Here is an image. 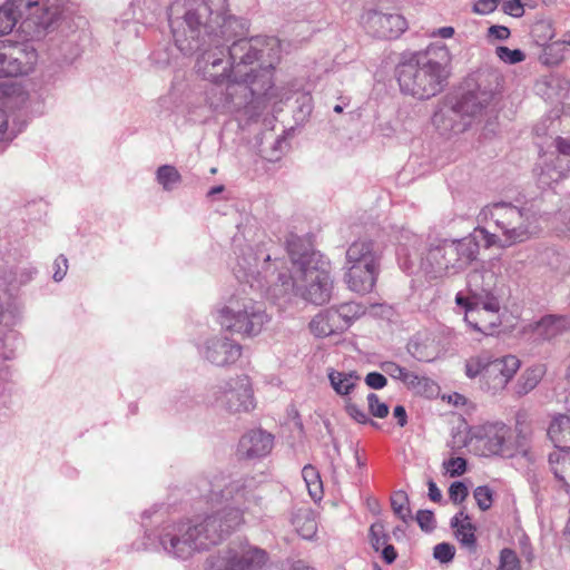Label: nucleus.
<instances>
[{"mask_svg":"<svg viewBox=\"0 0 570 570\" xmlns=\"http://www.w3.org/2000/svg\"><path fill=\"white\" fill-rule=\"evenodd\" d=\"M213 404L229 413L249 412L255 407L253 389L247 375L219 381L210 390Z\"/></svg>","mask_w":570,"mask_h":570,"instance_id":"obj_14","label":"nucleus"},{"mask_svg":"<svg viewBox=\"0 0 570 570\" xmlns=\"http://www.w3.org/2000/svg\"><path fill=\"white\" fill-rule=\"evenodd\" d=\"M347 414L353 419L355 420L357 423H361V424H366V423H370L371 425L375 426L376 423L374 421H372L367 414L362 410L360 409L356 404L354 403H348L345 407Z\"/></svg>","mask_w":570,"mask_h":570,"instance_id":"obj_49","label":"nucleus"},{"mask_svg":"<svg viewBox=\"0 0 570 570\" xmlns=\"http://www.w3.org/2000/svg\"><path fill=\"white\" fill-rule=\"evenodd\" d=\"M495 53L500 60L510 65L521 62L525 59V55L520 49L512 50L504 46L497 47Z\"/></svg>","mask_w":570,"mask_h":570,"instance_id":"obj_40","label":"nucleus"},{"mask_svg":"<svg viewBox=\"0 0 570 570\" xmlns=\"http://www.w3.org/2000/svg\"><path fill=\"white\" fill-rule=\"evenodd\" d=\"M389 534L382 522H375L370 528V541L375 551L381 550L387 543Z\"/></svg>","mask_w":570,"mask_h":570,"instance_id":"obj_39","label":"nucleus"},{"mask_svg":"<svg viewBox=\"0 0 570 570\" xmlns=\"http://www.w3.org/2000/svg\"><path fill=\"white\" fill-rule=\"evenodd\" d=\"M455 554V548L446 542L438 543L433 549V557L442 563L450 562Z\"/></svg>","mask_w":570,"mask_h":570,"instance_id":"obj_45","label":"nucleus"},{"mask_svg":"<svg viewBox=\"0 0 570 570\" xmlns=\"http://www.w3.org/2000/svg\"><path fill=\"white\" fill-rule=\"evenodd\" d=\"M382 370L384 373H386L389 376H391L394 380L403 381L407 370L401 365H399L395 362H385L382 364Z\"/></svg>","mask_w":570,"mask_h":570,"instance_id":"obj_52","label":"nucleus"},{"mask_svg":"<svg viewBox=\"0 0 570 570\" xmlns=\"http://www.w3.org/2000/svg\"><path fill=\"white\" fill-rule=\"evenodd\" d=\"M53 268H55L53 279L56 282L62 281L63 277L66 276L67 269H68L67 258L63 255L58 256L53 263Z\"/></svg>","mask_w":570,"mask_h":570,"instance_id":"obj_54","label":"nucleus"},{"mask_svg":"<svg viewBox=\"0 0 570 570\" xmlns=\"http://www.w3.org/2000/svg\"><path fill=\"white\" fill-rule=\"evenodd\" d=\"M395 73L401 91L417 99L436 96L448 78L445 67L422 51L404 56Z\"/></svg>","mask_w":570,"mask_h":570,"instance_id":"obj_5","label":"nucleus"},{"mask_svg":"<svg viewBox=\"0 0 570 570\" xmlns=\"http://www.w3.org/2000/svg\"><path fill=\"white\" fill-rule=\"evenodd\" d=\"M510 435V428L500 422L483 424L474 433L485 454H503Z\"/></svg>","mask_w":570,"mask_h":570,"instance_id":"obj_18","label":"nucleus"},{"mask_svg":"<svg viewBox=\"0 0 570 570\" xmlns=\"http://www.w3.org/2000/svg\"><path fill=\"white\" fill-rule=\"evenodd\" d=\"M532 35L535 38L537 42L540 45H544L546 42L553 38V32L550 23L543 21L534 24L532 29Z\"/></svg>","mask_w":570,"mask_h":570,"instance_id":"obj_46","label":"nucleus"},{"mask_svg":"<svg viewBox=\"0 0 570 570\" xmlns=\"http://www.w3.org/2000/svg\"><path fill=\"white\" fill-rule=\"evenodd\" d=\"M499 77L494 72L479 71L466 81L468 90L451 107L443 108L434 114L433 124L444 130L460 129L456 124H445L444 120L453 117H476L492 102L498 88Z\"/></svg>","mask_w":570,"mask_h":570,"instance_id":"obj_6","label":"nucleus"},{"mask_svg":"<svg viewBox=\"0 0 570 570\" xmlns=\"http://www.w3.org/2000/svg\"><path fill=\"white\" fill-rule=\"evenodd\" d=\"M33 273H35V272H33V271H31V269L22 271V272L20 273L19 277H14V278L10 279V283H11V284H12V283H17V284H19V285L24 284V283L29 282V281L32 278Z\"/></svg>","mask_w":570,"mask_h":570,"instance_id":"obj_63","label":"nucleus"},{"mask_svg":"<svg viewBox=\"0 0 570 570\" xmlns=\"http://www.w3.org/2000/svg\"><path fill=\"white\" fill-rule=\"evenodd\" d=\"M474 299L475 317L480 326H484L481 333H489L500 324V301L494 293H485L480 296H471Z\"/></svg>","mask_w":570,"mask_h":570,"instance_id":"obj_19","label":"nucleus"},{"mask_svg":"<svg viewBox=\"0 0 570 570\" xmlns=\"http://www.w3.org/2000/svg\"><path fill=\"white\" fill-rule=\"evenodd\" d=\"M473 495L478 503V507L482 511H487L488 509L491 508L492 502H493V498H492L493 493L489 487H487V485L478 487L474 490Z\"/></svg>","mask_w":570,"mask_h":570,"instance_id":"obj_41","label":"nucleus"},{"mask_svg":"<svg viewBox=\"0 0 570 570\" xmlns=\"http://www.w3.org/2000/svg\"><path fill=\"white\" fill-rule=\"evenodd\" d=\"M292 268L289 275L279 273L277 282L284 294L323 305L331 299L333 281L330 262L312 248L305 237L289 233L285 239Z\"/></svg>","mask_w":570,"mask_h":570,"instance_id":"obj_3","label":"nucleus"},{"mask_svg":"<svg viewBox=\"0 0 570 570\" xmlns=\"http://www.w3.org/2000/svg\"><path fill=\"white\" fill-rule=\"evenodd\" d=\"M497 284V275L491 268L482 266L474 268L466 275L468 294L480 296L485 293H492Z\"/></svg>","mask_w":570,"mask_h":570,"instance_id":"obj_23","label":"nucleus"},{"mask_svg":"<svg viewBox=\"0 0 570 570\" xmlns=\"http://www.w3.org/2000/svg\"><path fill=\"white\" fill-rule=\"evenodd\" d=\"M37 62V50L30 42L20 39L14 53H4L0 65V77H18L28 75Z\"/></svg>","mask_w":570,"mask_h":570,"instance_id":"obj_16","label":"nucleus"},{"mask_svg":"<svg viewBox=\"0 0 570 570\" xmlns=\"http://www.w3.org/2000/svg\"><path fill=\"white\" fill-rule=\"evenodd\" d=\"M204 358L217 366L235 363L242 354V346L228 337H213L200 351Z\"/></svg>","mask_w":570,"mask_h":570,"instance_id":"obj_17","label":"nucleus"},{"mask_svg":"<svg viewBox=\"0 0 570 570\" xmlns=\"http://www.w3.org/2000/svg\"><path fill=\"white\" fill-rule=\"evenodd\" d=\"M469 491L464 483L456 481L450 485L449 495L454 503H461L468 497Z\"/></svg>","mask_w":570,"mask_h":570,"instance_id":"obj_51","label":"nucleus"},{"mask_svg":"<svg viewBox=\"0 0 570 570\" xmlns=\"http://www.w3.org/2000/svg\"><path fill=\"white\" fill-rule=\"evenodd\" d=\"M415 519L423 531L430 532L435 528L434 515L429 510H419Z\"/></svg>","mask_w":570,"mask_h":570,"instance_id":"obj_50","label":"nucleus"},{"mask_svg":"<svg viewBox=\"0 0 570 570\" xmlns=\"http://www.w3.org/2000/svg\"><path fill=\"white\" fill-rule=\"evenodd\" d=\"M569 170L570 168H567V166L557 160L556 163L544 160L537 173L538 184L541 187H550L552 184L561 180Z\"/></svg>","mask_w":570,"mask_h":570,"instance_id":"obj_27","label":"nucleus"},{"mask_svg":"<svg viewBox=\"0 0 570 570\" xmlns=\"http://www.w3.org/2000/svg\"><path fill=\"white\" fill-rule=\"evenodd\" d=\"M368 411L370 413L379 419H384L389 414V406L384 402H381L375 393L367 395Z\"/></svg>","mask_w":570,"mask_h":570,"instance_id":"obj_44","label":"nucleus"},{"mask_svg":"<svg viewBox=\"0 0 570 570\" xmlns=\"http://www.w3.org/2000/svg\"><path fill=\"white\" fill-rule=\"evenodd\" d=\"M481 222H492L494 228L503 236L504 245L514 246L524 243L539 232L535 214L525 207L511 203H495L485 206L480 215Z\"/></svg>","mask_w":570,"mask_h":570,"instance_id":"obj_7","label":"nucleus"},{"mask_svg":"<svg viewBox=\"0 0 570 570\" xmlns=\"http://www.w3.org/2000/svg\"><path fill=\"white\" fill-rule=\"evenodd\" d=\"M261 273L262 271L258 269V258L252 255L242 257L237 263V267L234 268L236 278L239 282L248 283L250 287L254 286L253 281L258 282Z\"/></svg>","mask_w":570,"mask_h":570,"instance_id":"obj_30","label":"nucleus"},{"mask_svg":"<svg viewBox=\"0 0 570 570\" xmlns=\"http://www.w3.org/2000/svg\"><path fill=\"white\" fill-rule=\"evenodd\" d=\"M498 0H479L475 2L473 10L480 14H487L495 10Z\"/></svg>","mask_w":570,"mask_h":570,"instance_id":"obj_57","label":"nucleus"},{"mask_svg":"<svg viewBox=\"0 0 570 570\" xmlns=\"http://www.w3.org/2000/svg\"><path fill=\"white\" fill-rule=\"evenodd\" d=\"M274 444V438L271 433L263 430H252L239 441V451L248 459L262 458L267 455Z\"/></svg>","mask_w":570,"mask_h":570,"instance_id":"obj_20","label":"nucleus"},{"mask_svg":"<svg viewBox=\"0 0 570 570\" xmlns=\"http://www.w3.org/2000/svg\"><path fill=\"white\" fill-rule=\"evenodd\" d=\"M309 330L315 336L325 337L342 332V326L337 322L334 308H328L320 312L312 318Z\"/></svg>","mask_w":570,"mask_h":570,"instance_id":"obj_26","label":"nucleus"},{"mask_svg":"<svg viewBox=\"0 0 570 570\" xmlns=\"http://www.w3.org/2000/svg\"><path fill=\"white\" fill-rule=\"evenodd\" d=\"M26 7L27 0H6L0 6V37L11 33L18 22H21Z\"/></svg>","mask_w":570,"mask_h":570,"instance_id":"obj_24","label":"nucleus"},{"mask_svg":"<svg viewBox=\"0 0 570 570\" xmlns=\"http://www.w3.org/2000/svg\"><path fill=\"white\" fill-rule=\"evenodd\" d=\"M156 179L165 190L169 191L181 181V175L174 166L163 165L157 169Z\"/></svg>","mask_w":570,"mask_h":570,"instance_id":"obj_35","label":"nucleus"},{"mask_svg":"<svg viewBox=\"0 0 570 570\" xmlns=\"http://www.w3.org/2000/svg\"><path fill=\"white\" fill-rule=\"evenodd\" d=\"M556 147L559 153L556 160L567 166V168H570V140L558 137L556 139Z\"/></svg>","mask_w":570,"mask_h":570,"instance_id":"obj_47","label":"nucleus"},{"mask_svg":"<svg viewBox=\"0 0 570 570\" xmlns=\"http://www.w3.org/2000/svg\"><path fill=\"white\" fill-rule=\"evenodd\" d=\"M443 465L451 476H460L466 470V460L461 456L452 458L445 461Z\"/></svg>","mask_w":570,"mask_h":570,"instance_id":"obj_48","label":"nucleus"},{"mask_svg":"<svg viewBox=\"0 0 570 570\" xmlns=\"http://www.w3.org/2000/svg\"><path fill=\"white\" fill-rule=\"evenodd\" d=\"M202 498L212 503H227L203 519L171 523L163 528L158 541L164 551L186 560L194 553L218 544L225 537L245 523V514L261 519L264 497L254 478L228 480L224 475L197 481Z\"/></svg>","mask_w":570,"mask_h":570,"instance_id":"obj_2","label":"nucleus"},{"mask_svg":"<svg viewBox=\"0 0 570 570\" xmlns=\"http://www.w3.org/2000/svg\"><path fill=\"white\" fill-rule=\"evenodd\" d=\"M503 11L512 17H521L524 13L521 0H507L503 2Z\"/></svg>","mask_w":570,"mask_h":570,"instance_id":"obj_55","label":"nucleus"},{"mask_svg":"<svg viewBox=\"0 0 570 570\" xmlns=\"http://www.w3.org/2000/svg\"><path fill=\"white\" fill-rule=\"evenodd\" d=\"M360 23L367 35L383 40L397 39L409 28L402 14L375 9L365 10L360 18Z\"/></svg>","mask_w":570,"mask_h":570,"instance_id":"obj_15","label":"nucleus"},{"mask_svg":"<svg viewBox=\"0 0 570 570\" xmlns=\"http://www.w3.org/2000/svg\"><path fill=\"white\" fill-rule=\"evenodd\" d=\"M23 17L17 30L19 38L26 42L41 39L61 16L58 0H27Z\"/></svg>","mask_w":570,"mask_h":570,"instance_id":"obj_12","label":"nucleus"},{"mask_svg":"<svg viewBox=\"0 0 570 570\" xmlns=\"http://www.w3.org/2000/svg\"><path fill=\"white\" fill-rule=\"evenodd\" d=\"M337 316V322L342 326V331L346 330L353 321L357 320L363 313L364 309L361 305L356 303H345L334 308Z\"/></svg>","mask_w":570,"mask_h":570,"instance_id":"obj_33","label":"nucleus"},{"mask_svg":"<svg viewBox=\"0 0 570 570\" xmlns=\"http://www.w3.org/2000/svg\"><path fill=\"white\" fill-rule=\"evenodd\" d=\"M296 532L306 540H312L317 532V522L311 510H299L292 519Z\"/></svg>","mask_w":570,"mask_h":570,"instance_id":"obj_29","label":"nucleus"},{"mask_svg":"<svg viewBox=\"0 0 570 570\" xmlns=\"http://www.w3.org/2000/svg\"><path fill=\"white\" fill-rule=\"evenodd\" d=\"M480 245L474 235L440 239L429 248L426 262L435 276H453L478 259Z\"/></svg>","mask_w":570,"mask_h":570,"instance_id":"obj_8","label":"nucleus"},{"mask_svg":"<svg viewBox=\"0 0 570 570\" xmlns=\"http://www.w3.org/2000/svg\"><path fill=\"white\" fill-rule=\"evenodd\" d=\"M365 383L371 389L381 390L386 386L387 380L379 372H371L365 376Z\"/></svg>","mask_w":570,"mask_h":570,"instance_id":"obj_53","label":"nucleus"},{"mask_svg":"<svg viewBox=\"0 0 570 570\" xmlns=\"http://www.w3.org/2000/svg\"><path fill=\"white\" fill-rule=\"evenodd\" d=\"M308 492L313 499L321 498L322 483L317 470L312 465H306L302 471Z\"/></svg>","mask_w":570,"mask_h":570,"instance_id":"obj_37","label":"nucleus"},{"mask_svg":"<svg viewBox=\"0 0 570 570\" xmlns=\"http://www.w3.org/2000/svg\"><path fill=\"white\" fill-rule=\"evenodd\" d=\"M451 527L455 529L454 533L461 546L471 552H475V527L471 523L470 517L464 511H460L451 519Z\"/></svg>","mask_w":570,"mask_h":570,"instance_id":"obj_25","label":"nucleus"},{"mask_svg":"<svg viewBox=\"0 0 570 570\" xmlns=\"http://www.w3.org/2000/svg\"><path fill=\"white\" fill-rule=\"evenodd\" d=\"M268 321L261 303L239 294L233 295L218 314L223 328L245 336L258 335Z\"/></svg>","mask_w":570,"mask_h":570,"instance_id":"obj_11","label":"nucleus"},{"mask_svg":"<svg viewBox=\"0 0 570 570\" xmlns=\"http://www.w3.org/2000/svg\"><path fill=\"white\" fill-rule=\"evenodd\" d=\"M268 561L267 552L247 540L232 541L210 561V570H262Z\"/></svg>","mask_w":570,"mask_h":570,"instance_id":"obj_13","label":"nucleus"},{"mask_svg":"<svg viewBox=\"0 0 570 570\" xmlns=\"http://www.w3.org/2000/svg\"><path fill=\"white\" fill-rule=\"evenodd\" d=\"M328 380L334 391L340 395H347L355 387L360 376L355 372H338L331 370Z\"/></svg>","mask_w":570,"mask_h":570,"instance_id":"obj_31","label":"nucleus"},{"mask_svg":"<svg viewBox=\"0 0 570 570\" xmlns=\"http://www.w3.org/2000/svg\"><path fill=\"white\" fill-rule=\"evenodd\" d=\"M402 383L417 394H432L434 392V383L424 375H419L407 371Z\"/></svg>","mask_w":570,"mask_h":570,"instance_id":"obj_32","label":"nucleus"},{"mask_svg":"<svg viewBox=\"0 0 570 570\" xmlns=\"http://www.w3.org/2000/svg\"><path fill=\"white\" fill-rule=\"evenodd\" d=\"M454 35V28L453 27H442L439 29H434L431 32V37H440L443 39L451 38Z\"/></svg>","mask_w":570,"mask_h":570,"instance_id":"obj_61","label":"nucleus"},{"mask_svg":"<svg viewBox=\"0 0 570 570\" xmlns=\"http://www.w3.org/2000/svg\"><path fill=\"white\" fill-rule=\"evenodd\" d=\"M544 373L543 365H534L524 370L514 386L515 393L521 396L531 392L540 383Z\"/></svg>","mask_w":570,"mask_h":570,"instance_id":"obj_28","label":"nucleus"},{"mask_svg":"<svg viewBox=\"0 0 570 570\" xmlns=\"http://www.w3.org/2000/svg\"><path fill=\"white\" fill-rule=\"evenodd\" d=\"M381 254L368 239H357L346 249L345 282L357 294H367L375 286Z\"/></svg>","mask_w":570,"mask_h":570,"instance_id":"obj_9","label":"nucleus"},{"mask_svg":"<svg viewBox=\"0 0 570 570\" xmlns=\"http://www.w3.org/2000/svg\"><path fill=\"white\" fill-rule=\"evenodd\" d=\"M206 91V102L219 112H234L243 108L257 114L266 102L276 97L272 70L259 68L244 71L236 69L234 78L212 82Z\"/></svg>","mask_w":570,"mask_h":570,"instance_id":"obj_4","label":"nucleus"},{"mask_svg":"<svg viewBox=\"0 0 570 570\" xmlns=\"http://www.w3.org/2000/svg\"><path fill=\"white\" fill-rule=\"evenodd\" d=\"M226 0H174L168 8V21L178 50L190 56L199 52L195 69L203 79L220 82L234 78L259 57L267 58L263 68L272 70L278 60L279 41L275 37H236L245 35V24L226 16Z\"/></svg>","mask_w":570,"mask_h":570,"instance_id":"obj_1","label":"nucleus"},{"mask_svg":"<svg viewBox=\"0 0 570 570\" xmlns=\"http://www.w3.org/2000/svg\"><path fill=\"white\" fill-rule=\"evenodd\" d=\"M393 415L395 419H397V424L403 428L407 423V415L406 411L403 405H397L393 410Z\"/></svg>","mask_w":570,"mask_h":570,"instance_id":"obj_60","label":"nucleus"},{"mask_svg":"<svg viewBox=\"0 0 570 570\" xmlns=\"http://www.w3.org/2000/svg\"><path fill=\"white\" fill-rule=\"evenodd\" d=\"M520 365L514 355L494 357L489 351H482L465 361V375L469 379L481 376V387L495 395L507 387Z\"/></svg>","mask_w":570,"mask_h":570,"instance_id":"obj_10","label":"nucleus"},{"mask_svg":"<svg viewBox=\"0 0 570 570\" xmlns=\"http://www.w3.org/2000/svg\"><path fill=\"white\" fill-rule=\"evenodd\" d=\"M429 485V498L433 502H440L442 499V493L440 489L436 487V484L431 480L428 483Z\"/></svg>","mask_w":570,"mask_h":570,"instance_id":"obj_62","label":"nucleus"},{"mask_svg":"<svg viewBox=\"0 0 570 570\" xmlns=\"http://www.w3.org/2000/svg\"><path fill=\"white\" fill-rule=\"evenodd\" d=\"M474 232L479 233L480 235H482V238L485 242V247H488V248L492 247V246H498L500 248L511 247V245H504L505 243H504L503 236L501 235L500 232H498V233H490L484 227H478V228H475Z\"/></svg>","mask_w":570,"mask_h":570,"instance_id":"obj_43","label":"nucleus"},{"mask_svg":"<svg viewBox=\"0 0 570 570\" xmlns=\"http://www.w3.org/2000/svg\"><path fill=\"white\" fill-rule=\"evenodd\" d=\"M529 327L540 338L551 340L570 328V316L548 314L530 324Z\"/></svg>","mask_w":570,"mask_h":570,"instance_id":"obj_21","label":"nucleus"},{"mask_svg":"<svg viewBox=\"0 0 570 570\" xmlns=\"http://www.w3.org/2000/svg\"><path fill=\"white\" fill-rule=\"evenodd\" d=\"M382 557L389 564L393 563L397 557V553L392 544H385L382 548Z\"/></svg>","mask_w":570,"mask_h":570,"instance_id":"obj_59","label":"nucleus"},{"mask_svg":"<svg viewBox=\"0 0 570 570\" xmlns=\"http://www.w3.org/2000/svg\"><path fill=\"white\" fill-rule=\"evenodd\" d=\"M285 144V139L283 137H276L273 139L271 148L267 149L263 145L259 147V154L263 158L268 161H275L281 158V148Z\"/></svg>","mask_w":570,"mask_h":570,"instance_id":"obj_42","label":"nucleus"},{"mask_svg":"<svg viewBox=\"0 0 570 570\" xmlns=\"http://www.w3.org/2000/svg\"><path fill=\"white\" fill-rule=\"evenodd\" d=\"M567 414L556 416L548 429V435L554 446L570 451V394L566 399Z\"/></svg>","mask_w":570,"mask_h":570,"instance_id":"obj_22","label":"nucleus"},{"mask_svg":"<svg viewBox=\"0 0 570 570\" xmlns=\"http://www.w3.org/2000/svg\"><path fill=\"white\" fill-rule=\"evenodd\" d=\"M559 216L564 225L566 230L570 234V206L563 207L559 213Z\"/></svg>","mask_w":570,"mask_h":570,"instance_id":"obj_64","label":"nucleus"},{"mask_svg":"<svg viewBox=\"0 0 570 570\" xmlns=\"http://www.w3.org/2000/svg\"><path fill=\"white\" fill-rule=\"evenodd\" d=\"M9 139H11V137L8 134V117L6 112L0 109V141Z\"/></svg>","mask_w":570,"mask_h":570,"instance_id":"obj_58","label":"nucleus"},{"mask_svg":"<svg viewBox=\"0 0 570 570\" xmlns=\"http://www.w3.org/2000/svg\"><path fill=\"white\" fill-rule=\"evenodd\" d=\"M510 37L509 28L504 26H491L488 29V38L490 40H505Z\"/></svg>","mask_w":570,"mask_h":570,"instance_id":"obj_56","label":"nucleus"},{"mask_svg":"<svg viewBox=\"0 0 570 570\" xmlns=\"http://www.w3.org/2000/svg\"><path fill=\"white\" fill-rule=\"evenodd\" d=\"M455 303L465 311L464 321L475 331H483L484 326H480L479 320L475 317L474 299L471 295L464 296L461 292L455 295Z\"/></svg>","mask_w":570,"mask_h":570,"instance_id":"obj_34","label":"nucleus"},{"mask_svg":"<svg viewBox=\"0 0 570 570\" xmlns=\"http://www.w3.org/2000/svg\"><path fill=\"white\" fill-rule=\"evenodd\" d=\"M391 507L394 514L402 521L407 522L409 520H412L409 498L404 491L399 490L393 493L391 497Z\"/></svg>","mask_w":570,"mask_h":570,"instance_id":"obj_36","label":"nucleus"},{"mask_svg":"<svg viewBox=\"0 0 570 570\" xmlns=\"http://www.w3.org/2000/svg\"><path fill=\"white\" fill-rule=\"evenodd\" d=\"M497 570H521V562L517 552L510 548L502 549Z\"/></svg>","mask_w":570,"mask_h":570,"instance_id":"obj_38","label":"nucleus"}]
</instances>
